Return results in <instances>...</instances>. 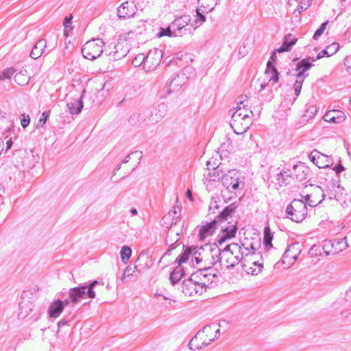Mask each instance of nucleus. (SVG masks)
<instances>
[{
  "label": "nucleus",
  "instance_id": "obj_17",
  "mask_svg": "<svg viewBox=\"0 0 351 351\" xmlns=\"http://www.w3.org/2000/svg\"><path fill=\"white\" fill-rule=\"evenodd\" d=\"M137 8L134 1L123 2L117 8V16L119 19H130L135 15Z\"/></svg>",
  "mask_w": 351,
  "mask_h": 351
},
{
  "label": "nucleus",
  "instance_id": "obj_59",
  "mask_svg": "<svg viewBox=\"0 0 351 351\" xmlns=\"http://www.w3.org/2000/svg\"><path fill=\"white\" fill-rule=\"evenodd\" d=\"M73 19V16L71 14H70L69 16H66L64 20V26L67 28L69 27L71 25V20Z\"/></svg>",
  "mask_w": 351,
  "mask_h": 351
},
{
  "label": "nucleus",
  "instance_id": "obj_64",
  "mask_svg": "<svg viewBox=\"0 0 351 351\" xmlns=\"http://www.w3.org/2000/svg\"><path fill=\"white\" fill-rule=\"evenodd\" d=\"M277 52H278V49H274L271 52L270 58L269 60H271L273 62V64L276 62V60H277V58H276V53Z\"/></svg>",
  "mask_w": 351,
  "mask_h": 351
},
{
  "label": "nucleus",
  "instance_id": "obj_25",
  "mask_svg": "<svg viewBox=\"0 0 351 351\" xmlns=\"http://www.w3.org/2000/svg\"><path fill=\"white\" fill-rule=\"evenodd\" d=\"M346 114L343 112L339 110H333L326 112L324 115L326 121L333 122L336 123H342L346 120Z\"/></svg>",
  "mask_w": 351,
  "mask_h": 351
},
{
  "label": "nucleus",
  "instance_id": "obj_21",
  "mask_svg": "<svg viewBox=\"0 0 351 351\" xmlns=\"http://www.w3.org/2000/svg\"><path fill=\"white\" fill-rule=\"evenodd\" d=\"M211 271V266L209 267H204L203 268L199 269L195 273L193 274L191 276L193 278L197 280L199 278V282L206 281V284L209 282H213V280L210 278H215L216 274H212L210 271Z\"/></svg>",
  "mask_w": 351,
  "mask_h": 351
},
{
  "label": "nucleus",
  "instance_id": "obj_4",
  "mask_svg": "<svg viewBox=\"0 0 351 351\" xmlns=\"http://www.w3.org/2000/svg\"><path fill=\"white\" fill-rule=\"evenodd\" d=\"M104 45L103 40L99 38L87 41L82 47L83 57L89 60L97 59L103 53Z\"/></svg>",
  "mask_w": 351,
  "mask_h": 351
},
{
  "label": "nucleus",
  "instance_id": "obj_38",
  "mask_svg": "<svg viewBox=\"0 0 351 351\" xmlns=\"http://www.w3.org/2000/svg\"><path fill=\"white\" fill-rule=\"evenodd\" d=\"M311 60L312 61V57L302 59L296 64L295 70L300 71L301 69L304 72L307 71L313 66V64L311 62Z\"/></svg>",
  "mask_w": 351,
  "mask_h": 351
},
{
  "label": "nucleus",
  "instance_id": "obj_36",
  "mask_svg": "<svg viewBox=\"0 0 351 351\" xmlns=\"http://www.w3.org/2000/svg\"><path fill=\"white\" fill-rule=\"evenodd\" d=\"M66 106L69 110V112L74 115L78 114L81 112L84 104L82 99H73L71 101L68 102Z\"/></svg>",
  "mask_w": 351,
  "mask_h": 351
},
{
  "label": "nucleus",
  "instance_id": "obj_24",
  "mask_svg": "<svg viewBox=\"0 0 351 351\" xmlns=\"http://www.w3.org/2000/svg\"><path fill=\"white\" fill-rule=\"evenodd\" d=\"M202 247V250H206L210 251L212 257V260L210 262V265L212 266H213L217 262H223V258L221 257L222 251L221 252L220 248L218 247L217 245H215L214 247H213L210 244H206Z\"/></svg>",
  "mask_w": 351,
  "mask_h": 351
},
{
  "label": "nucleus",
  "instance_id": "obj_60",
  "mask_svg": "<svg viewBox=\"0 0 351 351\" xmlns=\"http://www.w3.org/2000/svg\"><path fill=\"white\" fill-rule=\"evenodd\" d=\"M250 245H252L254 246V245L252 243H250V244H247V243H241L240 244V245L242 247L243 251L247 253L251 251V249H250Z\"/></svg>",
  "mask_w": 351,
  "mask_h": 351
},
{
  "label": "nucleus",
  "instance_id": "obj_51",
  "mask_svg": "<svg viewBox=\"0 0 351 351\" xmlns=\"http://www.w3.org/2000/svg\"><path fill=\"white\" fill-rule=\"evenodd\" d=\"M303 82L304 80H297L293 84V88L296 97L299 96L300 94Z\"/></svg>",
  "mask_w": 351,
  "mask_h": 351
},
{
  "label": "nucleus",
  "instance_id": "obj_30",
  "mask_svg": "<svg viewBox=\"0 0 351 351\" xmlns=\"http://www.w3.org/2000/svg\"><path fill=\"white\" fill-rule=\"evenodd\" d=\"M47 47V41L45 39H40L34 46L30 56L33 59H38L44 53Z\"/></svg>",
  "mask_w": 351,
  "mask_h": 351
},
{
  "label": "nucleus",
  "instance_id": "obj_58",
  "mask_svg": "<svg viewBox=\"0 0 351 351\" xmlns=\"http://www.w3.org/2000/svg\"><path fill=\"white\" fill-rule=\"evenodd\" d=\"M298 71V72L295 75V77L298 78V80H304L308 75V74H306L305 72L302 71L301 69Z\"/></svg>",
  "mask_w": 351,
  "mask_h": 351
},
{
  "label": "nucleus",
  "instance_id": "obj_22",
  "mask_svg": "<svg viewBox=\"0 0 351 351\" xmlns=\"http://www.w3.org/2000/svg\"><path fill=\"white\" fill-rule=\"evenodd\" d=\"M180 208L178 206H174L173 210L170 211L167 215H165L162 218V225L165 227H168L169 223H166V221L171 220L170 226H173L177 224L178 220H180L179 212Z\"/></svg>",
  "mask_w": 351,
  "mask_h": 351
},
{
  "label": "nucleus",
  "instance_id": "obj_19",
  "mask_svg": "<svg viewBox=\"0 0 351 351\" xmlns=\"http://www.w3.org/2000/svg\"><path fill=\"white\" fill-rule=\"evenodd\" d=\"M136 262H144L143 268H149L152 265V261L150 259V257L147 253L141 252L136 260ZM141 265V263H139L138 265H135L133 268L129 265L128 266L124 272L125 274H127L128 276H132V274L136 271L138 273L141 272V270L138 269V267Z\"/></svg>",
  "mask_w": 351,
  "mask_h": 351
},
{
  "label": "nucleus",
  "instance_id": "obj_3",
  "mask_svg": "<svg viewBox=\"0 0 351 351\" xmlns=\"http://www.w3.org/2000/svg\"><path fill=\"white\" fill-rule=\"evenodd\" d=\"M306 204L301 199H294L286 208L287 217L293 221L302 222L307 216Z\"/></svg>",
  "mask_w": 351,
  "mask_h": 351
},
{
  "label": "nucleus",
  "instance_id": "obj_33",
  "mask_svg": "<svg viewBox=\"0 0 351 351\" xmlns=\"http://www.w3.org/2000/svg\"><path fill=\"white\" fill-rule=\"evenodd\" d=\"M242 266L243 269L247 274L258 275L263 268V263H259V261H254L252 262V266H247V264L243 261Z\"/></svg>",
  "mask_w": 351,
  "mask_h": 351
},
{
  "label": "nucleus",
  "instance_id": "obj_53",
  "mask_svg": "<svg viewBox=\"0 0 351 351\" xmlns=\"http://www.w3.org/2000/svg\"><path fill=\"white\" fill-rule=\"evenodd\" d=\"M351 317V309H344L340 313V319L341 321H346Z\"/></svg>",
  "mask_w": 351,
  "mask_h": 351
},
{
  "label": "nucleus",
  "instance_id": "obj_1",
  "mask_svg": "<svg viewBox=\"0 0 351 351\" xmlns=\"http://www.w3.org/2000/svg\"><path fill=\"white\" fill-rule=\"evenodd\" d=\"M251 251L245 253L240 244L237 243H232L227 245L222 250L221 257L223 258L224 265L229 268L233 267L240 262L243 263V256L248 255H254L256 253V248L252 245H250Z\"/></svg>",
  "mask_w": 351,
  "mask_h": 351
},
{
  "label": "nucleus",
  "instance_id": "obj_43",
  "mask_svg": "<svg viewBox=\"0 0 351 351\" xmlns=\"http://www.w3.org/2000/svg\"><path fill=\"white\" fill-rule=\"evenodd\" d=\"M120 255L122 261L126 263L132 255V250L130 247L124 245L121 247Z\"/></svg>",
  "mask_w": 351,
  "mask_h": 351
},
{
  "label": "nucleus",
  "instance_id": "obj_56",
  "mask_svg": "<svg viewBox=\"0 0 351 351\" xmlns=\"http://www.w3.org/2000/svg\"><path fill=\"white\" fill-rule=\"evenodd\" d=\"M309 253L312 256H317V255H321V250L319 247H316L315 245H313L312 247H311Z\"/></svg>",
  "mask_w": 351,
  "mask_h": 351
},
{
  "label": "nucleus",
  "instance_id": "obj_37",
  "mask_svg": "<svg viewBox=\"0 0 351 351\" xmlns=\"http://www.w3.org/2000/svg\"><path fill=\"white\" fill-rule=\"evenodd\" d=\"M184 275V268L182 265H178L170 274L169 279L172 285L178 282Z\"/></svg>",
  "mask_w": 351,
  "mask_h": 351
},
{
  "label": "nucleus",
  "instance_id": "obj_27",
  "mask_svg": "<svg viewBox=\"0 0 351 351\" xmlns=\"http://www.w3.org/2000/svg\"><path fill=\"white\" fill-rule=\"evenodd\" d=\"M202 247H197V246L186 247L184 251L177 258L176 262L178 265H181L182 263L186 262L189 260V256L193 254V256L197 255V252L202 250Z\"/></svg>",
  "mask_w": 351,
  "mask_h": 351
},
{
  "label": "nucleus",
  "instance_id": "obj_46",
  "mask_svg": "<svg viewBox=\"0 0 351 351\" xmlns=\"http://www.w3.org/2000/svg\"><path fill=\"white\" fill-rule=\"evenodd\" d=\"M50 112H51L50 110H48V111H45L42 113L40 118L39 119V120L38 121V123L36 125V129H38L40 127H43L45 124L47 120L48 119V118L50 116Z\"/></svg>",
  "mask_w": 351,
  "mask_h": 351
},
{
  "label": "nucleus",
  "instance_id": "obj_8",
  "mask_svg": "<svg viewBox=\"0 0 351 351\" xmlns=\"http://www.w3.org/2000/svg\"><path fill=\"white\" fill-rule=\"evenodd\" d=\"M193 69L191 67H185L182 71L176 74L166 84V91L169 95L172 92L178 91L186 83L189 77L187 73H190Z\"/></svg>",
  "mask_w": 351,
  "mask_h": 351
},
{
  "label": "nucleus",
  "instance_id": "obj_35",
  "mask_svg": "<svg viewBox=\"0 0 351 351\" xmlns=\"http://www.w3.org/2000/svg\"><path fill=\"white\" fill-rule=\"evenodd\" d=\"M265 74L269 77V81L277 83L279 80L280 73L271 60L267 63Z\"/></svg>",
  "mask_w": 351,
  "mask_h": 351
},
{
  "label": "nucleus",
  "instance_id": "obj_47",
  "mask_svg": "<svg viewBox=\"0 0 351 351\" xmlns=\"http://www.w3.org/2000/svg\"><path fill=\"white\" fill-rule=\"evenodd\" d=\"M328 24V21H326L325 22H324L323 23L321 24V25L319 26V27L315 31L313 36V38L314 40H317L322 34L324 32L327 25Z\"/></svg>",
  "mask_w": 351,
  "mask_h": 351
},
{
  "label": "nucleus",
  "instance_id": "obj_2",
  "mask_svg": "<svg viewBox=\"0 0 351 351\" xmlns=\"http://www.w3.org/2000/svg\"><path fill=\"white\" fill-rule=\"evenodd\" d=\"M99 284V282L95 280L89 283H81L77 287L71 288L68 291V295L71 298L72 304L74 305L82 299L86 298L94 299L96 297L94 288Z\"/></svg>",
  "mask_w": 351,
  "mask_h": 351
},
{
  "label": "nucleus",
  "instance_id": "obj_45",
  "mask_svg": "<svg viewBox=\"0 0 351 351\" xmlns=\"http://www.w3.org/2000/svg\"><path fill=\"white\" fill-rule=\"evenodd\" d=\"M144 62H145V55L144 53H138L136 55L132 61V64L134 66H139L141 65L143 66V69H144Z\"/></svg>",
  "mask_w": 351,
  "mask_h": 351
},
{
  "label": "nucleus",
  "instance_id": "obj_44",
  "mask_svg": "<svg viewBox=\"0 0 351 351\" xmlns=\"http://www.w3.org/2000/svg\"><path fill=\"white\" fill-rule=\"evenodd\" d=\"M157 35H158V37H159V38H160L162 36H169V37H176V35L174 34V32H173V27H172V25L171 23L166 28L161 27L159 32L157 34Z\"/></svg>",
  "mask_w": 351,
  "mask_h": 351
},
{
  "label": "nucleus",
  "instance_id": "obj_20",
  "mask_svg": "<svg viewBox=\"0 0 351 351\" xmlns=\"http://www.w3.org/2000/svg\"><path fill=\"white\" fill-rule=\"evenodd\" d=\"M304 197V202L306 206L308 205L311 207H315L319 204L325 197L323 190L320 186H317L315 192L313 194L306 195Z\"/></svg>",
  "mask_w": 351,
  "mask_h": 351
},
{
  "label": "nucleus",
  "instance_id": "obj_15",
  "mask_svg": "<svg viewBox=\"0 0 351 351\" xmlns=\"http://www.w3.org/2000/svg\"><path fill=\"white\" fill-rule=\"evenodd\" d=\"M237 208V206L235 202L226 206L214 219V221H216L218 225L234 223L232 221V215L235 213Z\"/></svg>",
  "mask_w": 351,
  "mask_h": 351
},
{
  "label": "nucleus",
  "instance_id": "obj_34",
  "mask_svg": "<svg viewBox=\"0 0 351 351\" xmlns=\"http://www.w3.org/2000/svg\"><path fill=\"white\" fill-rule=\"evenodd\" d=\"M291 173L292 171L289 169L284 168L276 175V184H278L280 186L288 184L289 178H292Z\"/></svg>",
  "mask_w": 351,
  "mask_h": 351
},
{
  "label": "nucleus",
  "instance_id": "obj_61",
  "mask_svg": "<svg viewBox=\"0 0 351 351\" xmlns=\"http://www.w3.org/2000/svg\"><path fill=\"white\" fill-rule=\"evenodd\" d=\"M171 235H173L172 232H168L166 237V243L167 245H173V240L171 239L170 237Z\"/></svg>",
  "mask_w": 351,
  "mask_h": 351
},
{
  "label": "nucleus",
  "instance_id": "obj_40",
  "mask_svg": "<svg viewBox=\"0 0 351 351\" xmlns=\"http://www.w3.org/2000/svg\"><path fill=\"white\" fill-rule=\"evenodd\" d=\"M167 111V106L165 103L158 105L157 113L155 114L156 119H154V122L157 123L160 119L164 117Z\"/></svg>",
  "mask_w": 351,
  "mask_h": 351
},
{
  "label": "nucleus",
  "instance_id": "obj_50",
  "mask_svg": "<svg viewBox=\"0 0 351 351\" xmlns=\"http://www.w3.org/2000/svg\"><path fill=\"white\" fill-rule=\"evenodd\" d=\"M14 69L12 68H8L4 70L1 74V80L4 79H10L14 74Z\"/></svg>",
  "mask_w": 351,
  "mask_h": 351
},
{
  "label": "nucleus",
  "instance_id": "obj_18",
  "mask_svg": "<svg viewBox=\"0 0 351 351\" xmlns=\"http://www.w3.org/2000/svg\"><path fill=\"white\" fill-rule=\"evenodd\" d=\"M310 173L311 170L309 167L304 162H299L293 167L291 175L292 178L296 179L298 181L302 182L308 178Z\"/></svg>",
  "mask_w": 351,
  "mask_h": 351
},
{
  "label": "nucleus",
  "instance_id": "obj_41",
  "mask_svg": "<svg viewBox=\"0 0 351 351\" xmlns=\"http://www.w3.org/2000/svg\"><path fill=\"white\" fill-rule=\"evenodd\" d=\"M118 45L114 46L115 51L110 52L108 54V56L110 57L109 59L111 60H120L122 58L125 57L127 54L126 50H122L119 51L118 50Z\"/></svg>",
  "mask_w": 351,
  "mask_h": 351
},
{
  "label": "nucleus",
  "instance_id": "obj_42",
  "mask_svg": "<svg viewBox=\"0 0 351 351\" xmlns=\"http://www.w3.org/2000/svg\"><path fill=\"white\" fill-rule=\"evenodd\" d=\"M317 107L315 105H308L307 106L306 109L303 114V118L308 120L313 118L317 114Z\"/></svg>",
  "mask_w": 351,
  "mask_h": 351
},
{
  "label": "nucleus",
  "instance_id": "obj_31",
  "mask_svg": "<svg viewBox=\"0 0 351 351\" xmlns=\"http://www.w3.org/2000/svg\"><path fill=\"white\" fill-rule=\"evenodd\" d=\"M298 39L292 38L291 34L285 36L282 45L278 49V53L287 52L291 51V47L295 45Z\"/></svg>",
  "mask_w": 351,
  "mask_h": 351
},
{
  "label": "nucleus",
  "instance_id": "obj_14",
  "mask_svg": "<svg viewBox=\"0 0 351 351\" xmlns=\"http://www.w3.org/2000/svg\"><path fill=\"white\" fill-rule=\"evenodd\" d=\"M237 222L234 223H224L218 225V228H221V232L217 236V243L219 245L225 243L227 240L231 239L235 237L237 231Z\"/></svg>",
  "mask_w": 351,
  "mask_h": 351
},
{
  "label": "nucleus",
  "instance_id": "obj_6",
  "mask_svg": "<svg viewBox=\"0 0 351 351\" xmlns=\"http://www.w3.org/2000/svg\"><path fill=\"white\" fill-rule=\"evenodd\" d=\"M129 123L133 126L144 128L155 122L152 118V111L148 108H145L139 109L132 113L129 118Z\"/></svg>",
  "mask_w": 351,
  "mask_h": 351
},
{
  "label": "nucleus",
  "instance_id": "obj_26",
  "mask_svg": "<svg viewBox=\"0 0 351 351\" xmlns=\"http://www.w3.org/2000/svg\"><path fill=\"white\" fill-rule=\"evenodd\" d=\"M227 171H224L221 165H219L214 168L213 171L208 172L207 175H204V180L206 182H212L216 180H221L226 174Z\"/></svg>",
  "mask_w": 351,
  "mask_h": 351
},
{
  "label": "nucleus",
  "instance_id": "obj_11",
  "mask_svg": "<svg viewBox=\"0 0 351 351\" xmlns=\"http://www.w3.org/2000/svg\"><path fill=\"white\" fill-rule=\"evenodd\" d=\"M221 182L223 186L229 191H235L239 189L241 184L239 172L236 169L227 170L226 174Z\"/></svg>",
  "mask_w": 351,
  "mask_h": 351
},
{
  "label": "nucleus",
  "instance_id": "obj_28",
  "mask_svg": "<svg viewBox=\"0 0 351 351\" xmlns=\"http://www.w3.org/2000/svg\"><path fill=\"white\" fill-rule=\"evenodd\" d=\"M247 112L248 110L245 108V106L243 108L240 106H238L237 109L232 115V121H233L234 124L239 122L240 120L246 121L247 119H249L250 117ZM249 112L252 114V111L249 110Z\"/></svg>",
  "mask_w": 351,
  "mask_h": 351
},
{
  "label": "nucleus",
  "instance_id": "obj_9",
  "mask_svg": "<svg viewBox=\"0 0 351 351\" xmlns=\"http://www.w3.org/2000/svg\"><path fill=\"white\" fill-rule=\"evenodd\" d=\"M191 22V17L189 15H182L180 17L176 18L171 23L173 32L176 37L183 36L188 34H191V30L186 27Z\"/></svg>",
  "mask_w": 351,
  "mask_h": 351
},
{
  "label": "nucleus",
  "instance_id": "obj_7",
  "mask_svg": "<svg viewBox=\"0 0 351 351\" xmlns=\"http://www.w3.org/2000/svg\"><path fill=\"white\" fill-rule=\"evenodd\" d=\"M212 332V328L210 325L205 326L202 330L193 337L189 342V347L191 350H200L208 346L214 339L215 337H210L208 341H201L208 333Z\"/></svg>",
  "mask_w": 351,
  "mask_h": 351
},
{
  "label": "nucleus",
  "instance_id": "obj_16",
  "mask_svg": "<svg viewBox=\"0 0 351 351\" xmlns=\"http://www.w3.org/2000/svg\"><path fill=\"white\" fill-rule=\"evenodd\" d=\"M300 252L301 250L299 249L298 243H295L289 245L282 256V263H287V266L289 267L298 259Z\"/></svg>",
  "mask_w": 351,
  "mask_h": 351
},
{
  "label": "nucleus",
  "instance_id": "obj_29",
  "mask_svg": "<svg viewBox=\"0 0 351 351\" xmlns=\"http://www.w3.org/2000/svg\"><path fill=\"white\" fill-rule=\"evenodd\" d=\"M64 310L63 303L60 300H56L52 302L48 309V314L50 317H58Z\"/></svg>",
  "mask_w": 351,
  "mask_h": 351
},
{
  "label": "nucleus",
  "instance_id": "obj_5",
  "mask_svg": "<svg viewBox=\"0 0 351 351\" xmlns=\"http://www.w3.org/2000/svg\"><path fill=\"white\" fill-rule=\"evenodd\" d=\"M207 287L206 281L199 282L191 276L189 279L182 282L180 289L185 295L194 296L196 294L201 295L206 292Z\"/></svg>",
  "mask_w": 351,
  "mask_h": 351
},
{
  "label": "nucleus",
  "instance_id": "obj_49",
  "mask_svg": "<svg viewBox=\"0 0 351 351\" xmlns=\"http://www.w3.org/2000/svg\"><path fill=\"white\" fill-rule=\"evenodd\" d=\"M328 51L330 56L337 53L339 49V45L337 43H333L326 47Z\"/></svg>",
  "mask_w": 351,
  "mask_h": 351
},
{
  "label": "nucleus",
  "instance_id": "obj_13",
  "mask_svg": "<svg viewBox=\"0 0 351 351\" xmlns=\"http://www.w3.org/2000/svg\"><path fill=\"white\" fill-rule=\"evenodd\" d=\"M309 160L319 168H328L333 165V160L330 156L313 149L308 155Z\"/></svg>",
  "mask_w": 351,
  "mask_h": 351
},
{
  "label": "nucleus",
  "instance_id": "obj_55",
  "mask_svg": "<svg viewBox=\"0 0 351 351\" xmlns=\"http://www.w3.org/2000/svg\"><path fill=\"white\" fill-rule=\"evenodd\" d=\"M324 56H327V57H329L330 55H329V53H328V51L326 50V49H323L322 51H321L317 55L316 57H312V62H314V61H316L317 60H319L321 59L322 58L324 57Z\"/></svg>",
  "mask_w": 351,
  "mask_h": 351
},
{
  "label": "nucleus",
  "instance_id": "obj_63",
  "mask_svg": "<svg viewBox=\"0 0 351 351\" xmlns=\"http://www.w3.org/2000/svg\"><path fill=\"white\" fill-rule=\"evenodd\" d=\"M219 205L217 204V202L215 199H212L209 206V211H210L213 208H219Z\"/></svg>",
  "mask_w": 351,
  "mask_h": 351
},
{
  "label": "nucleus",
  "instance_id": "obj_54",
  "mask_svg": "<svg viewBox=\"0 0 351 351\" xmlns=\"http://www.w3.org/2000/svg\"><path fill=\"white\" fill-rule=\"evenodd\" d=\"M21 125L23 128H27L30 123V117L28 114H23L21 119Z\"/></svg>",
  "mask_w": 351,
  "mask_h": 351
},
{
  "label": "nucleus",
  "instance_id": "obj_57",
  "mask_svg": "<svg viewBox=\"0 0 351 351\" xmlns=\"http://www.w3.org/2000/svg\"><path fill=\"white\" fill-rule=\"evenodd\" d=\"M201 7H202L204 8V10H202V12H209L214 9L215 4L213 5H209V4L204 5V3H202Z\"/></svg>",
  "mask_w": 351,
  "mask_h": 351
},
{
  "label": "nucleus",
  "instance_id": "obj_23",
  "mask_svg": "<svg viewBox=\"0 0 351 351\" xmlns=\"http://www.w3.org/2000/svg\"><path fill=\"white\" fill-rule=\"evenodd\" d=\"M217 228L218 224L214 220L202 226L199 230V240L204 241L206 237L213 235Z\"/></svg>",
  "mask_w": 351,
  "mask_h": 351
},
{
  "label": "nucleus",
  "instance_id": "obj_12",
  "mask_svg": "<svg viewBox=\"0 0 351 351\" xmlns=\"http://www.w3.org/2000/svg\"><path fill=\"white\" fill-rule=\"evenodd\" d=\"M162 56L161 50H150L147 56H145L144 70L147 72L154 70L159 65Z\"/></svg>",
  "mask_w": 351,
  "mask_h": 351
},
{
  "label": "nucleus",
  "instance_id": "obj_52",
  "mask_svg": "<svg viewBox=\"0 0 351 351\" xmlns=\"http://www.w3.org/2000/svg\"><path fill=\"white\" fill-rule=\"evenodd\" d=\"M311 1L312 0H302L298 6V8L302 12L306 10L311 4Z\"/></svg>",
  "mask_w": 351,
  "mask_h": 351
},
{
  "label": "nucleus",
  "instance_id": "obj_39",
  "mask_svg": "<svg viewBox=\"0 0 351 351\" xmlns=\"http://www.w3.org/2000/svg\"><path fill=\"white\" fill-rule=\"evenodd\" d=\"M273 235L271 232L270 228L269 227H265L264 229L263 243L267 250L269 247H273L271 243Z\"/></svg>",
  "mask_w": 351,
  "mask_h": 351
},
{
  "label": "nucleus",
  "instance_id": "obj_48",
  "mask_svg": "<svg viewBox=\"0 0 351 351\" xmlns=\"http://www.w3.org/2000/svg\"><path fill=\"white\" fill-rule=\"evenodd\" d=\"M196 19L195 20V24L197 26L202 25L204 22L206 21V16L202 14L203 12H200L199 8H196Z\"/></svg>",
  "mask_w": 351,
  "mask_h": 351
},
{
  "label": "nucleus",
  "instance_id": "obj_32",
  "mask_svg": "<svg viewBox=\"0 0 351 351\" xmlns=\"http://www.w3.org/2000/svg\"><path fill=\"white\" fill-rule=\"evenodd\" d=\"M330 245L334 248V254H337L348 247L346 237L342 239H335L330 241Z\"/></svg>",
  "mask_w": 351,
  "mask_h": 351
},
{
  "label": "nucleus",
  "instance_id": "obj_62",
  "mask_svg": "<svg viewBox=\"0 0 351 351\" xmlns=\"http://www.w3.org/2000/svg\"><path fill=\"white\" fill-rule=\"evenodd\" d=\"M333 170L336 172V173L338 175L343 171H344V167L341 164H339L334 167Z\"/></svg>",
  "mask_w": 351,
  "mask_h": 351
},
{
  "label": "nucleus",
  "instance_id": "obj_10",
  "mask_svg": "<svg viewBox=\"0 0 351 351\" xmlns=\"http://www.w3.org/2000/svg\"><path fill=\"white\" fill-rule=\"evenodd\" d=\"M35 305L32 302L23 300L19 303V312L18 317L19 319H24L28 317L29 319L37 320L39 315H37L38 311L34 309Z\"/></svg>",
  "mask_w": 351,
  "mask_h": 351
}]
</instances>
